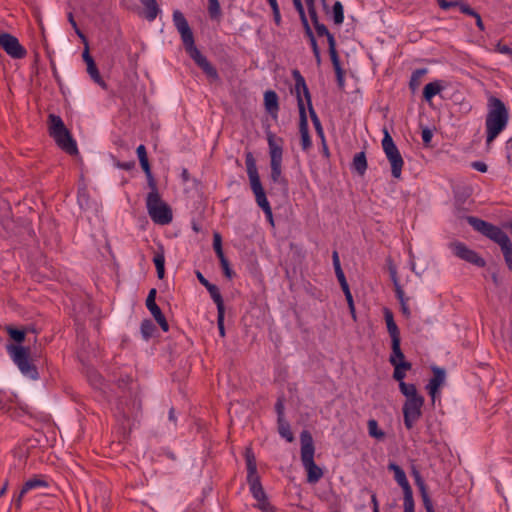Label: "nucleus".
<instances>
[{"mask_svg": "<svg viewBox=\"0 0 512 512\" xmlns=\"http://www.w3.org/2000/svg\"><path fill=\"white\" fill-rule=\"evenodd\" d=\"M173 22L178 32L180 33L181 40L188 55L194 60L197 66L206 74L209 79L213 81L218 80L219 74L217 69L195 46L193 32L183 13L179 10H175L173 12Z\"/></svg>", "mask_w": 512, "mask_h": 512, "instance_id": "f257e3e1", "label": "nucleus"}, {"mask_svg": "<svg viewBox=\"0 0 512 512\" xmlns=\"http://www.w3.org/2000/svg\"><path fill=\"white\" fill-rule=\"evenodd\" d=\"M487 108L485 127L486 144L489 146L506 128L509 121V112L504 102L493 95L488 97Z\"/></svg>", "mask_w": 512, "mask_h": 512, "instance_id": "f03ea898", "label": "nucleus"}, {"mask_svg": "<svg viewBox=\"0 0 512 512\" xmlns=\"http://www.w3.org/2000/svg\"><path fill=\"white\" fill-rule=\"evenodd\" d=\"M467 222L474 230L480 232L500 246L506 265L512 272V243L508 235L498 226L474 216H468Z\"/></svg>", "mask_w": 512, "mask_h": 512, "instance_id": "7ed1b4c3", "label": "nucleus"}, {"mask_svg": "<svg viewBox=\"0 0 512 512\" xmlns=\"http://www.w3.org/2000/svg\"><path fill=\"white\" fill-rule=\"evenodd\" d=\"M245 165L250 181L251 190L255 195L256 202L258 206L264 211L269 221L273 223L272 209L269 201L267 200L264 188L261 184L255 158L253 153L250 151L246 152L245 154Z\"/></svg>", "mask_w": 512, "mask_h": 512, "instance_id": "20e7f679", "label": "nucleus"}, {"mask_svg": "<svg viewBox=\"0 0 512 512\" xmlns=\"http://www.w3.org/2000/svg\"><path fill=\"white\" fill-rule=\"evenodd\" d=\"M48 130L50 137L63 151L70 155L78 153L77 144L60 116L49 114Z\"/></svg>", "mask_w": 512, "mask_h": 512, "instance_id": "39448f33", "label": "nucleus"}, {"mask_svg": "<svg viewBox=\"0 0 512 512\" xmlns=\"http://www.w3.org/2000/svg\"><path fill=\"white\" fill-rule=\"evenodd\" d=\"M267 141H268V146H269L270 167H271L270 178H271L272 182L281 184L284 187H287L288 181L282 175V155H283L282 143H283V140H282V138H278V140H277L273 133H268Z\"/></svg>", "mask_w": 512, "mask_h": 512, "instance_id": "423d86ee", "label": "nucleus"}, {"mask_svg": "<svg viewBox=\"0 0 512 512\" xmlns=\"http://www.w3.org/2000/svg\"><path fill=\"white\" fill-rule=\"evenodd\" d=\"M146 207L149 216L155 223L166 225L172 221L173 215L171 208L162 201L160 195H147Z\"/></svg>", "mask_w": 512, "mask_h": 512, "instance_id": "0eeeda50", "label": "nucleus"}, {"mask_svg": "<svg viewBox=\"0 0 512 512\" xmlns=\"http://www.w3.org/2000/svg\"><path fill=\"white\" fill-rule=\"evenodd\" d=\"M7 349L13 361L24 375L31 379L38 378L36 366L29 361V348L11 344L8 345Z\"/></svg>", "mask_w": 512, "mask_h": 512, "instance_id": "6e6552de", "label": "nucleus"}, {"mask_svg": "<svg viewBox=\"0 0 512 512\" xmlns=\"http://www.w3.org/2000/svg\"><path fill=\"white\" fill-rule=\"evenodd\" d=\"M382 148L391 165L392 176L396 179H399L402 174L404 161L397 146L395 145L392 137L390 136L387 130L384 131Z\"/></svg>", "mask_w": 512, "mask_h": 512, "instance_id": "1a4fd4ad", "label": "nucleus"}, {"mask_svg": "<svg viewBox=\"0 0 512 512\" xmlns=\"http://www.w3.org/2000/svg\"><path fill=\"white\" fill-rule=\"evenodd\" d=\"M292 76H293V79L295 80L294 91L302 90V93L304 94V98L307 102L309 115H310L312 123L315 127V130L321 137H323L322 125H321L320 119L318 118V116L313 108L312 101H311V95H310L309 89L306 85L304 77L301 75L300 71L297 69L292 71Z\"/></svg>", "mask_w": 512, "mask_h": 512, "instance_id": "9d476101", "label": "nucleus"}, {"mask_svg": "<svg viewBox=\"0 0 512 512\" xmlns=\"http://www.w3.org/2000/svg\"><path fill=\"white\" fill-rule=\"evenodd\" d=\"M424 405V397L406 399L403 405L404 425L410 430L422 416V407Z\"/></svg>", "mask_w": 512, "mask_h": 512, "instance_id": "9b49d317", "label": "nucleus"}, {"mask_svg": "<svg viewBox=\"0 0 512 512\" xmlns=\"http://www.w3.org/2000/svg\"><path fill=\"white\" fill-rule=\"evenodd\" d=\"M0 47L12 58L21 59L26 56V49L18 39L9 33H0Z\"/></svg>", "mask_w": 512, "mask_h": 512, "instance_id": "f8f14e48", "label": "nucleus"}, {"mask_svg": "<svg viewBox=\"0 0 512 512\" xmlns=\"http://www.w3.org/2000/svg\"><path fill=\"white\" fill-rule=\"evenodd\" d=\"M451 248L453 253L462 260H465L471 264H474L478 267H484L486 262L485 260L478 255L475 251L469 249L462 242H454L451 244Z\"/></svg>", "mask_w": 512, "mask_h": 512, "instance_id": "ddd939ff", "label": "nucleus"}, {"mask_svg": "<svg viewBox=\"0 0 512 512\" xmlns=\"http://www.w3.org/2000/svg\"><path fill=\"white\" fill-rule=\"evenodd\" d=\"M301 440V461L302 464L314 461V444L313 438L309 431L304 430L300 435Z\"/></svg>", "mask_w": 512, "mask_h": 512, "instance_id": "4468645a", "label": "nucleus"}, {"mask_svg": "<svg viewBox=\"0 0 512 512\" xmlns=\"http://www.w3.org/2000/svg\"><path fill=\"white\" fill-rule=\"evenodd\" d=\"M82 58H83V61L87 65V73L89 74L91 79L95 83L100 85L102 88H106L107 84L102 79V77L100 75V72H99V70H98V68L96 66V63H95L93 57L90 55L89 47H85L84 48L83 53H82Z\"/></svg>", "mask_w": 512, "mask_h": 512, "instance_id": "2eb2a0df", "label": "nucleus"}, {"mask_svg": "<svg viewBox=\"0 0 512 512\" xmlns=\"http://www.w3.org/2000/svg\"><path fill=\"white\" fill-rule=\"evenodd\" d=\"M310 18H311L313 26H314V28L316 30L317 36L318 37H324L325 36L327 38L329 55L332 54V53L334 54L335 52H337L336 40H335L333 34L330 33L328 28L323 23H320L319 18H318V14L314 15V16H311Z\"/></svg>", "mask_w": 512, "mask_h": 512, "instance_id": "dca6fc26", "label": "nucleus"}, {"mask_svg": "<svg viewBox=\"0 0 512 512\" xmlns=\"http://www.w3.org/2000/svg\"><path fill=\"white\" fill-rule=\"evenodd\" d=\"M247 482L249 484L250 492L254 499L257 501V503H261L268 500V497L263 489L258 474L247 476Z\"/></svg>", "mask_w": 512, "mask_h": 512, "instance_id": "f3484780", "label": "nucleus"}, {"mask_svg": "<svg viewBox=\"0 0 512 512\" xmlns=\"http://www.w3.org/2000/svg\"><path fill=\"white\" fill-rule=\"evenodd\" d=\"M444 380V370L438 367L433 368V377L429 380V383L426 386L428 393L433 399L440 386L444 383Z\"/></svg>", "mask_w": 512, "mask_h": 512, "instance_id": "a211bd4d", "label": "nucleus"}, {"mask_svg": "<svg viewBox=\"0 0 512 512\" xmlns=\"http://www.w3.org/2000/svg\"><path fill=\"white\" fill-rule=\"evenodd\" d=\"M297 98V105L299 110V132L300 134H306L309 133V127H308V119L306 114V109L304 105V101L302 98V90L294 91Z\"/></svg>", "mask_w": 512, "mask_h": 512, "instance_id": "6ab92c4d", "label": "nucleus"}, {"mask_svg": "<svg viewBox=\"0 0 512 512\" xmlns=\"http://www.w3.org/2000/svg\"><path fill=\"white\" fill-rule=\"evenodd\" d=\"M140 408V403L137 402L136 400L132 401L131 406H129L127 402H124L123 400H119L117 404V410L122 414V417L126 420L136 417Z\"/></svg>", "mask_w": 512, "mask_h": 512, "instance_id": "aec40b11", "label": "nucleus"}, {"mask_svg": "<svg viewBox=\"0 0 512 512\" xmlns=\"http://www.w3.org/2000/svg\"><path fill=\"white\" fill-rule=\"evenodd\" d=\"M264 105L266 111L275 118L279 111L278 95L275 91L268 90L264 93Z\"/></svg>", "mask_w": 512, "mask_h": 512, "instance_id": "412c9836", "label": "nucleus"}, {"mask_svg": "<svg viewBox=\"0 0 512 512\" xmlns=\"http://www.w3.org/2000/svg\"><path fill=\"white\" fill-rule=\"evenodd\" d=\"M384 319L386 322L387 331L391 337V342L395 340L401 341L399 328L394 321L392 311L388 308H384Z\"/></svg>", "mask_w": 512, "mask_h": 512, "instance_id": "4be33fe9", "label": "nucleus"}, {"mask_svg": "<svg viewBox=\"0 0 512 512\" xmlns=\"http://www.w3.org/2000/svg\"><path fill=\"white\" fill-rule=\"evenodd\" d=\"M390 363L394 366L393 378L401 383L405 377V371L411 369V363L407 361L398 362L395 357H390Z\"/></svg>", "mask_w": 512, "mask_h": 512, "instance_id": "5701e85b", "label": "nucleus"}, {"mask_svg": "<svg viewBox=\"0 0 512 512\" xmlns=\"http://www.w3.org/2000/svg\"><path fill=\"white\" fill-rule=\"evenodd\" d=\"M307 471V481L309 483H317L323 476L322 469L315 463V461H311L303 465Z\"/></svg>", "mask_w": 512, "mask_h": 512, "instance_id": "b1692460", "label": "nucleus"}, {"mask_svg": "<svg viewBox=\"0 0 512 512\" xmlns=\"http://www.w3.org/2000/svg\"><path fill=\"white\" fill-rule=\"evenodd\" d=\"M352 168L360 175L363 176L367 170V159L364 151L356 153L353 157Z\"/></svg>", "mask_w": 512, "mask_h": 512, "instance_id": "393cba45", "label": "nucleus"}, {"mask_svg": "<svg viewBox=\"0 0 512 512\" xmlns=\"http://www.w3.org/2000/svg\"><path fill=\"white\" fill-rule=\"evenodd\" d=\"M444 89L441 81H433L425 85L423 90V97L426 101H431L434 96L439 94Z\"/></svg>", "mask_w": 512, "mask_h": 512, "instance_id": "a878e982", "label": "nucleus"}, {"mask_svg": "<svg viewBox=\"0 0 512 512\" xmlns=\"http://www.w3.org/2000/svg\"><path fill=\"white\" fill-rule=\"evenodd\" d=\"M330 59H331L333 68H334L335 73H336L337 84H338V86L340 88H343L344 87V74H345V72H344V70L341 67V63H340L338 52H335L334 54L333 53L330 54Z\"/></svg>", "mask_w": 512, "mask_h": 512, "instance_id": "bb28decb", "label": "nucleus"}, {"mask_svg": "<svg viewBox=\"0 0 512 512\" xmlns=\"http://www.w3.org/2000/svg\"><path fill=\"white\" fill-rule=\"evenodd\" d=\"M153 262L156 267L157 276L159 279H163L165 275V256H164V249L161 246L157 252H155V255L153 257Z\"/></svg>", "mask_w": 512, "mask_h": 512, "instance_id": "cd10ccee", "label": "nucleus"}, {"mask_svg": "<svg viewBox=\"0 0 512 512\" xmlns=\"http://www.w3.org/2000/svg\"><path fill=\"white\" fill-rule=\"evenodd\" d=\"M145 6V18L149 21L155 20L160 12L156 0H139Z\"/></svg>", "mask_w": 512, "mask_h": 512, "instance_id": "c85d7f7f", "label": "nucleus"}, {"mask_svg": "<svg viewBox=\"0 0 512 512\" xmlns=\"http://www.w3.org/2000/svg\"><path fill=\"white\" fill-rule=\"evenodd\" d=\"M205 288L208 290L211 298L213 299L214 303L216 304L217 311L225 310L224 301H223V298H222L219 288L212 283L208 284V286H206Z\"/></svg>", "mask_w": 512, "mask_h": 512, "instance_id": "c756f323", "label": "nucleus"}, {"mask_svg": "<svg viewBox=\"0 0 512 512\" xmlns=\"http://www.w3.org/2000/svg\"><path fill=\"white\" fill-rule=\"evenodd\" d=\"M49 486L48 482L44 479L34 477L27 480L22 486V494H26L28 491L36 488H47Z\"/></svg>", "mask_w": 512, "mask_h": 512, "instance_id": "7c9ffc66", "label": "nucleus"}, {"mask_svg": "<svg viewBox=\"0 0 512 512\" xmlns=\"http://www.w3.org/2000/svg\"><path fill=\"white\" fill-rule=\"evenodd\" d=\"M460 11L463 14H466V15H469V16H472L473 18H475L476 26L479 28V30H481V31L485 30V26H484V23L482 21L480 14L477 11H475L473 8H471L469 4H467L466 2H463L460 6Z\"/></svg>", "mask_w": 512, "mask_h": 512, "instance_id": "2f4dec72", "label": "nucleus"}, {"mask_svg": "<svg viewBox=\"0 0 512 512\" xmlns=\"http://www.w3.org/2000/svg\"><path fill=\"white\" fill-rule=\"evenodd\" d=\"M428 72L426 68L416 69L410 78L409 87L412 92H415L421 84L422 77Z\"/></svg>", "mask_w": 512, "mask_h": 512, "instance_id": "473e14b6", "label": "nucleus"}, {"mask_svg": "<svg viewBox=\"0 0 512 512\" xmlns=\"http://www.w3.org/2000/svg\"><path fill=\"white\" fill-rule=\"evenodd\" d=\"M277 423L279 434L288 442H292L294 440V436L289 423L285 419H277Z\"/></svg>", "mask_w": 512, "mask_h": 512, "instance_id": "72a5a7b5", "label": "nucleus"}, {"mask_svg": "<svg viewBox=\"0 0 512 512\" xmlns=\"http://www.w3.org/2000/svg\"><path fill=\"white\" fill-rule=\"evenodd\" d=\"M368 433L371 437L381 440L385 437V433L378 426V422L375 419H370L367 422Z\"/></svg>", "mask_w": 512, "mask_h": 512, "instance_id": "f704fd0d", "label": "nucleus"}, {"mask_svg": "<svg viewBox=\"0 0 512 512\" xmlns=\"http://www.w3.org/2000/svg\"><path fill=\"white\" fill-rule=\"evenodd\" d=\"M399 389L401 393L406 397V399L419 397L420 395L417 392V388L414 384H409L404 381L399 383Z\"/></svg>", "mask_w": 512, "mask_h": 512, "instance_id": "c9c22d12", "label": "nucleus"}, {"mask_svg": "<svg viewBox=\"0 0 512 512\" xmlns=\"http://www.w3.org/2000/svg\"><path fill=\"white\" fill-rule=\"evenodd\" d=\"M150 313L153 315L154 319L159 324L161 329L164 332H167L169 330V324H168L164 314L162 313L160 307L158 306L157 308L152 309L150 311Z\"/></svg>", "mask_w": 512, "mask_h": 512, "instance_id": "e433bc0d", "label": "nucleus"}, {"mask_svg": "<svg viewBox=\"0 0 512 512\" xmlns=\"http://www.w3.org/2000/svg\"><path fill=\"white\" fill-rule=\"evenodd\" d=\"M156 330L155 325L150 319H145L141 323V334L145 340L150 339Z\"/></svg>", "mask_w": 512, "mask_h": 512, "instance_id": "4c0bfd02", "label": "nucleus"}, {"mask_svg": "<svg viewBox=\"0 0 512 512\" xmlns=\"http://www.w3.org/2000/svg\"><path fill=\"white\" fill-rule=\"evenodd\" d=\"M247 476L257 474V465L255 456L250 449L246 451Z\"/></svg>", "mask_w": 512, "mask_h": 512, "instance_id": "58836bf2", "label": "nucleus"}, {"mask_svg": "<svg viewBox=\"0 0 512 512\" xmlns=\"http://www.w3.org/2000/svg\"><path fill=\"white\" fill-rule=\"evenodd\" d=\"M333 21L336 25H341L344 21V9L340 1H336L333 5Z\"/></svg>", "mask_w": 512, "mask_h": 512, "instance_id": "ea45409f", "label": "nucleus"}, {"mask_svg": "<svg viewBox=\"0 0 512 512\" xmlns=\"http://www.w3.org/2000/svg\"><path fill=\"white\" fill-rule=\"evenodd\" d=\"M392 279L394 282L395 294L400 304L408 302L409 299L405 296V293L397 280L395 271H392Z\"/></svg>", "mask_w": 512, "mask_h": 512, "instance_id": "a19ab883", "label": "nucleus"}, {"mask_svg": "<svg viewBox=\"0 0 512 512\" xmlns=\"http://www.w3.org/2000/svg\"><path fill=\"white\" fill-rule=\"evenodd\" d=\"M6 331L9 334V336L11 337V339L16 341L17 343H21L25 339V331L24 330H19L12 326H7Z\"/></svg>", "mask_w": 512, "mask_h": 512, "instance_id": "79ce46f5", "label": "nucleus"}, {"mask_svg": "<svg viewBox=\"0 0 512 512\" xmlns=\"http://www.w3.org/2000/svg\"><path fill=\"white\" fill-rule=\"evenodd\" d=\"M208 12L212 19L220 17L221 7L218 0H208Z\"/></svg>", "mask_w": 512, "mask_h": 512, "instance_id": "37998d69", "label": "nucleus"}, {"mask_svg": "<svg viewBox=\"0 0 512 512\" xmlns=\"http://www.w3.org/2000/svg\"><path fill=\"white\" fill-rule=\"evenodd\" d=\"M401 341H392V354L390 357H395L398 362L405 361V356L400 347Z\"/></svg>", "mask_w": 512, "mask_h": 512, "instance_id": "c03bdc74", "label": "nucleus"}, {"mask_svg": "<svg viewBox=\"0 0 512 512\" xmlns=\"http://www.w3.org/2000/svg\"><path fill=\"white\" fill-rule=\"evenodd\" d=\"M443 10H448L453 7H458L460 9L461 4L463 1L461 0H455V1H447V0H436Z\"/></svg>", "mask_w": 512, "mask_h": 512, "instance_id": "a18cd8bd", "label": "nucleus"}, {"mask_svg": "<svg viewBox=\"0 0 512 512\" xmlns=\"http://www.w3.org/2000/svg\"><path fill=\"white\" fill-rule=\"evenodd\" d=\"M254 507L259 509L262 512H278L277 508L272 505L269 500H266L261 503L254 504Z\"/></svg>", "mask_w": 512, "mask_h": 512, "instance_id": "49530a36", "label": "nucleus"}, {"mask_svg": "<svg viewBox=\"0 0 512 512\" xmlns=\"http://www.w3.org/2000/svg\"><path fill=\"white\" fill-rule=\"evenodd\" d=\"M155 298H156V289L153 288L149 291V294L146 299V306L149 311L158 307V305L155 302Z\"/></svg>", "mask_w": 512, "mask_h": 512, "instance_id": "de8ad7c7", "label": "nucleus"}, {"mask_svg": "<svg viewBox=\"0 0 512 512\" xmlns=\"http://www.w3.org/2000/svg\"><path fill=\"white\" fill-rule=\"evenodd\" d=\"M335 274H336V277H337V279H338V281H339V283H340V286H341V288H342V290H343L344 294H346V293L350 292L349 285H348V283H347V281H346V277H345V275H344L343 270H342V271H340V272H339V271H337V272H335Z\"/></svg>", "mask_w": 512, "mask_h": 512, "instance_id": "09e8293b", "label": "nucleus"}, {"mask_svg": "<svg viewBox=\"0 0 512 512\" xmlns=\"http://www.w3.org/2000/svg\"><path fill=\"white\" fill-rule=\"evenodd\" d=\"M423 501V505L427 512H435L432 501L428 495L427 490L420 493Z\"/></svg>", "mask_w": 512, "mask_h": 512, "instance_id": "8fccbe9b", "label": "nucleus"}, {"mask_svg": "<svg viewBox=\"0 0 512 512\" xmlns=\"http://www.w3.org/2000/svg\"><path fill=\"white\" fill-rule=\"evenodd\" d=\"M224 315H225V310L217 311V325H218L219 334L221 337L225 336Z\"/></svg>", "mask_w": 512, "mask_h": 512, "instance_id": "3c124183", "label": "nucleus"}, {"mask_svg": "<svg viewBox=\"0 0 512 512\" xmlns=\"http://www.w3.org/2000/svg\"><path fill=\"white\" fill-rule=\"evenodd\" d=\"M146 178H147L148 187L151 190L148 193V195H153V194L160 195L158 192L157 183H156V180H155L153 174H151L150 176H146Z\"/></svg>", "mask_w": 512, "mask_h": 512, "instance_id": "603ef678", "label": "nucleus"}, {"mask_svg": "<svg viewBox=\"0 0 512 512\" xmlns=\"http://www.w3.org/2000/svg\"><path fill=\"white\" fill-rule=\"evenodd\" d=\"M413 476H414V479H415V483L416 485L418 486L419 490H420V493L427 490V487H426V484L424 482V480L422 479L419 471L417 470H413Z\"/></svg>", "mask_w": 512, "mask_h": 512, "instance_id": "864d4df0", "label": "nucleus"}, {"mask_svg": "<svg viewBox=\"0 0 512 512\" xmlns=\"http://www.w3.org/2000/svg\"><path fill=\"white\" fill-rule=\"evenodd\" d=\"M345 298L347 300V303H348V307H349V311L351 313V316L353 318V320L356 321V311H355V305H354V301H353V297H352V294L351 292H348L345 294Z\"/></svg>", "mask_w": 512, "mask_h": 512, "instance_id": "5fc2aeb1", "label": "nucleus"}, {"mask_svg": "<svg viewBox=\"0 0 512 512\" xmlns=\"http://www.w3.org/2000/svg\"><path fill=\"white\" fill-rule=\"evenodd\" d=\"M300 136H301V146H302V149L303 150H308L311 147V145H312L309 133L300 134Z\"/></svg>", "mask_w": 512, "mask_h": 512, "instance_id": "6e6d98bb", "label": "nucleus"}, {"mask_svg": "<svg viewBox=\"0 0 512 512\" xmlns=\"http://www.w3.org/2000/svg\"><path fill=\"white\" fill-rule=\"evenodd\" d=\"M220 264H221V267L223 269V272H224L225 276L228 279H232L234 277V272L230 268L228 260L227 261H222V263H220Z\"/></svg>", "mask_w": 512, "mask_h": 512, "instance_id": "4d7b16f0", "label": "nucleus"}, {"mask_svg": "<svg viewBox=\"0 0 512 512\" xmlns=\"http://www.w3.org/2000/svg\"><path fill=\"white\" fill-rule=\"evenodd\" d=\"M495 50L501 54L509 55L512 58V48L502 45L500 42L496 45Z\"/></svg>", "mask_w": 512, "mask_h": 512, "instance_id": "13d9d810", "label": "nucleus"}, {"mask_svg": "<svg viewBox=\"0 0 512 512\" xmlns=\"http://www.w3.org/2000/svg\"><path fill=\"white\" fill-rule=\"evenodd\" d=\"M278 419H284V403L282 399H278L275 404Z\"/></svg>", "mask_w": 512, "mask_h": 512, "instance_id": "bf43d9fd", "label": "nucleus"}, {"mask_svg": "<svg viewBox=\"0 0 512 512\" xmlns=\"http://www.w3.org/2000/svg\"><path fill=\"white\" fill-rule=\"evenodd\" d=\"M433 137L432 131L428 128L422 130V140L423 143L427 146L431 142Z\"/></svg>", "mask_w": 512, "mask_h": 512, "instance_id": "052dcab7", "label": "nucleus"}, {"mask_svg": "<svg viewBox=\"0 0 512 512\" xmlns=\"http://www.w3.org/2000/svg\"><path fill=\"white\" fill-rule=\"evenodd\" d=\"M213 248L214 251L222 250V238L219 233L213 235Z\"/></svg>", "mask_w": 512, "mask_h": 512, "instance_id": "680f3d73", "label": "nucleus"}, {"mask_svg": "<svg viewBox=\"0 0 512 512\" xmlns=\"http://www.w3.org/2000/svg\"><path fill=\"white\" fill-rule=\"evenodd\" d=\"M136 153H137L139 162L142 160L148 159L146 147L143 144H141L137 147Z\"/></svg>", "mask_w": 512, "mask_h": 512, "instance_id": "e2e57ef3", "label": "nucleus"}, {"mask_svg": "<svg viewBox=\"0 0 512 512\" xmlns=\"http://www.w3.org/2000/svg\"><path fill=\"white\" fill-rule=\"evenodd\" d=\"M332 260H333V266H334L335 272L342 271L341 264H340V259H339V255H338L337 251H333V253H332Z\"/></svg>", "mask_w": 512, "mask_h": 512, "instance_id": "0e129e2a", "label": "nucleus"}, {"mask_svg": "<svg viewBox=\"0 0 512 512\" xmlns=\"http://www.w3.org/2000/svg\"><path fill=\"white\" fill-rule=\"evenodd\" d=\"M305 3L308 8L309 16L317 15L315 0H305Z\"/></svg>", "mask_w": 512, "mask_h": 512, "instance_id": "69168bd1", "label": "nucleus"}, {"mask_svg": "<svg viewBox=\"0 0 512 512\" xmlns=\"http://www.w3.org/2000/svg\"><path fill=\"white\" fill-rule=\"evenodd\" d=\"M472 167L479 172L485 173L488 169L487 165L481 161H475L472 163Z\"/></svg>", "mask_w": 512, "mask_h": 512, "instance_id": "338daca9", "label": "nucleus"}, {"mask_svg": "<svg viewBox=\"0 0 512 512\" xmlns=\"http://www.w3.org/2000/svg\"><path fill=\"white\" fill-rule=\"evenodd\" d=\"M140 165L146 176H150L152 174L148 159L140 161Z\"/></svg>", "mask_w": 512, "mask_h": 512, "instance_id": "774afa93", "label": "nucleus"}]
</instances>
